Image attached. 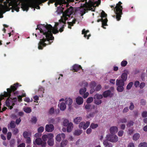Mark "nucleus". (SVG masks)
Here are the masks:
<instances>
[{
	"mask_svg": "<svg viewBox=\"0 0 147 147\" xmlns=\"http://www.w3.org/2000/svg\"><path fill=\"white\" fill-rule=\"evenodd\" d=\"M107 14H106L105 12L103 11H102L101 13L100 16L102 18H105L107 16Z\"/></svg>",
	"mask_w": 147,
	"mask_h": 147,
	"instance_id": "obj_41",
	"label": "nucleus"
},
{
	"mask_svg": "<svg viewBox=\"0 0 147 147\" xmlns=\"http://www.w3.org/2000/svg\"><path fill=\"white\" fill-rule=\"evenodd\" d=\"M90 124V122L88 121H87L86 123H85L84 122V124L83 127V128L84 129H87L89 126V125Z\"/></svg>",
	"mask_w": 147,
	"mask_h": 147,
	"instance_id": "obj_28",
	"label": "nucleus"
},
{
	"mask_svg": "<svg viewBox=\"0 0 147 147\" xmlns=\"http://www.w3.org/2000/svg\"><path fill=\"white\" fill-rule=\"evenodd\" d=\"M53 134H52L51 136L50 137V138H49L48 139V140L47 142V143L50 146H53L54 144V140L53 139Z\"/></svg>",
	"mask_w": 147,
	"mask_h": 147,
	"instance_id": "obj_12",
	"label": "nucleus"
},
{
	"mask_svg": "<svg viewBox=\"0 0 147 147\" xmlns=\"http://www.w3.org/2000/svg\"><path fill=\"white\" fill-rule=\"evenodd\" d=\"M86 88L84 87L83 88L80 89V93L81 94H83L84 93L86 92Z\"/></svg>",
	"mask_w": 147,
	"mask_h": 147,
	"instance_id": "obj_37",
	"label": "nucleus"
},
{
	"mask_svg": "<svg viewBox=\"0 0 147 147\" xmlns=\"http://www.w3.org/2000/svg\"><path fill=\"white\" fill-rule=\"evenodd\" d=\"M15 143V140L14 139H11L9 141V146L10 147H14Z\"/></svg>",
	"mask_w": 147,
	"mask_h": 147,
	"instance_id": "obj_36",
	"label": "nucleus"
},
{
	"mask_svg": "<svg viewBox=\"0 0 147 147\" xmlns=\"http://www.w3.org/2000/svg\"><path fill=\"white\" fill-rule=\"evenodd\" d=\"M68 141L67 140H65L62 141L60 144L61 147H65L67 144Z\"/></svg>",
	"mask_w": 147,
	"mask_h": 147,
	"instance_id": "obj_25",
	"label": "nucleus"
},
{
	"mask_svg": "<svg viewBox=\"0 0 147 147\" xmlns=\"http://www.w3.org/2000/svg\"><path fill=\"white\" fill-rule=\"evenodd\" d=\"M88 84L87 82L84 81L82 82V86H84V87L86 88L88 86Z\"/></svg>",
	"mask_w": 147,
	"mask_h": 147,
	"instance_id": "obj_58",
	"label": "nucleus"
},
{
	"mask_svg": "<svg viewBox=\"0 0 147 147\" xmlns=\"http://www.w3.org/2000/svg\"><path fill=\"white\" fill-rule=\"evenodd\" d=\"M93 100V98L90 97L88 98L86 102L88 103H91Z\"/></svg>",
	"mask_w": 147,
	"mask_h": 147,
	"instance_id": "obj_43",
	"label": "nucleus"
},
{
	"mask_svg": "<svg viewBox=\"0 0 147 147\" xmlns=\"http://www.w3.org/2000/svg\"><path fill=\"white\" fill-rule=\"evenodd\" d=\"M127 121L126 119L125 118H122L120 119L118 121V123H125Z\"/></svg>",
	"mask_w": 147,
	"mask_h": 147,
	"instance_id": "obj_29",
	"label": "nucleus"
},
{
	"mask_svg": "<svg viewBox=\"0 0 147 147\" xmlns=\"http://www.w3.org/2000/svg\"><path fill=\"white\" fill-rule=\"evenodd\" d=\"M140 83L139 81H136L134 83V86L136 87H137L140 85Z\"/></svg>",
	"mask_w": 147,
	"mask_h": 147,
	"instance_id": "obj_63",
	"label": "nucleus"
},
{
	"mask_svg": "<svg viewBox=\"0 0 147 147\" xmlns=\"http://www.w3.org/2000/svg\"><path fill=\"white\" fill-rule=\"evenodd\" d=\"M10 0H0V12H2L5 9H6V11H9V9L7 4H8L9 6L11 5V3H9Z\"/></svg>",
	"mask_w": 147,
	"mask_h": 147,
	"instance_id": "obj_4",
	"label": "nucleus"
},
{
	"mask_svg": "<svg viewBox=\"0 0 147 147\" xmlns=\"http://www.w3.org/2000/svg\"><path fill=\"white\" fill-rule=\"evenodd\" d=\"M133 85L132 82H129L127 85L126 87V89L127 90H129L131 89Z\"/></svg>",
	"mask_w": 147,
	"mask_h": 147,
	"instance_id": "obj_40",
	"label": "nucleus"
},
{
	"mask_svg": "<svg viewBox=\"0 0 147 147\" xmlns=\"http://www.w3.org/2000/svg\"><path fill=\"white\" fill-rule=\"evenodd\" d=\"M140 103L141 105H145L146 104V101L144 99H142L140 100Z\"/></svg>",
	"mask_w": 147,
	"mask_h": 147,
	"instance_id": "obj_53",
	"label": "nucleus"
},
{
	"mask_svg": "<svg viewBox=\"0 0 147 147\" xmlns=\"http://www.w3.org/2000/svg\"><path fill=\"white\" fill-rule=\"evenodd\" d=\"M134 122L133 121H129L128 123L127 124V125L128 127H130L133 125Z\"/></svg>",
	"mask_w": 147,
	"mask_h": 147,
	"instance_id": "obj_50",
	"label": "nucleus"
},
{
	"mask_svg": "<svg viewBox=\"0 0 147 147\" xmlns=\"http://www.w3.org/2000/svg\"><path fill=\"white\" fill-rule=\"evenodd\" d=\"M69 123V121L66 119L64 120L63 123L64 126H67Z\"/></svg>",
	"mask_w": 147,
	"mask_h": 147,
	"instance_id": "obj_42",
	"label": "nucleus"
},
{
	"mask_svg": "<svg viewBox=\"0 0 147 147\" xmlns=\"http://www.w3.org/2000/svg\"><path fill=\"white\" fill-rule=\"evenodd\" d=\"M11 132H8L7 134V138L8 140H10L11 137Z\"/></svg>",
	"mask_w": 147,
	"mask_h": 147,
	"instance_id": "obj_52",
	"label": "nucleus"
},
{
	"mask_svg": "<svg viewBox=\"0 0 147 147\" xmlns=\"http://www.w3.org/2000/svg\"><path fill=\"white\" fill-rule=\"evenodd\" d=\"M9 126H10L11 128H14L16 126L15 122L13 121H11L10 123V125H8L7 127L8 128H9Z\"/></svg>",
	"mask_w": 147,
	"mask_h": 147,
	"instance_id": "obj_24",
	"label": "nucleus"
},
{
	"mask_svg": "<svg viewBox=\"0 0 147 147\" xmlns=\"http://www.w3.org/2000/svg\"><path fill=\"white\" fill-rule=\"evenodd\" d=\"M94 115V113L92 112L90 113L89 115L87 116V117L88 118H90V117H93Z\"/></svg>",
	"mask_w": 147,
	"mask_h": 147,
	"instance_id": "obj_54",
	"label": "nucleus"
},
{
	"mask_svg": "<svg viewBox=\"0 0 147 147\" xmlns=\"http://www.w3.org/2000/svg\"><path fill=\"white\" fill-rule=\"evenodd\" d=\"M52 135V134L50 133L48 134L47 135L45 134L43 135L42 137V139L43 140V141L46 142L47 139H49L50 138V137Z\"/></svg>",
	"mask_w": 147,
	"mask_h": 147,
	"instance_id": "obj_14",
	"label": "nucleus"
},
{
	"mask_svg": "<svg viewBox=\"0 0 147 147\" xmlns=\"http://www.w3.org/2000/svg\"><path fill=\"white\" fill-rule=\"evenodd\" d=\"M86 9H84L82 10H81L80 11L82 13L81 16H83L86 13Z\"/></svg>",
	"mask_w": 147,
	"mask_h": 147,
	"instance_id": "obj_60",
	"label": "nucleus"
},
{
	"mask_svg": "<svg viewBox=\"0 0 147 147\" xmlns=\"http://www.w3.org/2000/svg\"><path fill=\"white\" fill-rule=\"evenodd\" d=\"M96 86V83L94 81H92L91 82L90 84V86L91 88H94Z\"/></svg>",
	"mask_w": 147,
	"mask_h": 147,
	"instance_id": "obj_48",
	"label": "nucleus"
},
{
	"mask_svg": "<svg viewBox=\"0 0 147 147\" xmlns=\"http://www.w3.org/2000/svg\"><path fill=\"white\" fill-rule=\"evenodd\" d=\"M24 111L26 113H29L32 111V109L30 107H27L24 108Z\"/></svg>",
	"mask_w": 147,
	"mask_h": 147,
	"instance_id": "obj_30",
	"label": "nucleus"
},
{
	"mask_svg": "<svg viewBox=\"0 0 147 147\" xmlns=\"http://www.w3.org/2000/svg\"><path fill=\"white\" fill-rule=\"evenodd\" d=\"M101 87L100 85H98L94 88L95 91H99L101 89Z\"/></svg>",
	"mask_w": 147,
	"mask_h": 147,
	"instance_id": "obj_49",
	"label": "nucleus"
},
{
	"mask_svg": "<svg viewBox=\"0 0 147 147\" xmlns=\"http://www.w3.org/2000/svg\"><path fill=\"white\" fill-rule=\"evenodd\" d=\"M65 102L66 104L69 106V108H70L72 103V99L70 98H66L65 100Z\"/></svg>",
	"mask_w": 147,
	"mask_h": 147,
	"instance_id": "obj_15",
	"label": "nucleus"
},
{
	"mask_svg": "<svg viewBox=\"0 0 147 147\" xmlns=\"http://www.w3.org/2000/svg\"><path fill=\"white\" fill-rule=\"evenodd\" d=\"M83 98L81 97L78 96L76 99V102L79 105L82 104L83 103Z\"/></svg>",
	"mask_w": 147,
	"mask_h": 147,
	"instance_id": "obj_13",
	"label": "nucleus"
},
{
	"mask_svg": "<svg viewBox=\"0 0 147 147\" xmlns=\"http://www.w3.org/2000/svg\"><path fill=\"white\" fill-rule=\"evenodd\" d=\"M127 63V61L123 60L122 61L121 63V65L122 67L125 66Z\"/></svg>",
	"mask_w": 147,
	"mask_h": 147,
	"instance_id": "obj_44",
	"label": "nucleus"
},
{
	"mask_svg": "<svg viewBox=\"0 0 147 147\" xmlns=\"http://www.w3.org/2000/svg\"><path fill=\"white\" fill-rule=\"evenodd\" d=\"M54 109L53 107L51 108L49 110V113L50 114H52L54 113Z\"/></svg>",
	"mask_w": 147,
	"mask_h": 147,
	"instance_id": "obj_59",
	"label": "nucleus"
},
{
	"mask_svg": "<svg viewBox=\"0 0 147 147\" xmlns=\"http://www.w3.org/2000/svg\"><path fill=\"white\" fill-rule=\"evenodd\" d=\"M127 74L125 73H123L121 74V79H120L125 82L127 79Z\"/></svg>",
	"mask_w": 147,
	"mask_h": 147,
	"instance_id": "obj_22",
	"label": "nucleus"
},
{
	"mask_svg": "<svg viewBox=\"0 0 147 147\" xmlns=\"http://www.w3.org/2000/svg\"><path fill=\"white\" fill-rule=\"evenodd\" d=\"M58 106L59 107L60 110L61 111L64 110L66 108L65 103L63 102H61L60 105L59 104Z\"/></svg>",
	"mask_w": 147,
	"mask_h": 147,
	"instance_id": "obj_20",
	"label": "nucleus"
},
{
	"mask_svg": "<svg viewBox=\"0 0 147 147\" xmlns=\"http://www.w3.org/2000/svg\"><path fill=\"white\" fill-rule=\"evenodd\" d=\"M42 134L40 132L37 133L35 134V137L36 138H38L41 136Z\"/></svg>",
	"mask_w": 147,
	"mask_h": 147,
	"instance_id": "obj_64",
	"label": "nucleus"
},
{
	"mask_svg": "<svg viewBox=\"0 0 147 147\" xmlns=\"http://www.w3.org/2000/svg\"><path fill=\"white\" fill-rule=\"evenodd\" d=\"M94 102L95 104H96L97 105H99L101 104L102 103V101L101 100H100V99H96L95 98H94Z\"/></svg>",
	"mask_w": 147,
	"mask_h": 147,
	"instance_id": "obj_34",
	"label": "nucleus"
},
{
	"mask_svg": "<svg viewBox=\"0 0 147 147\" xmlns=\"http://www.w3.org/2000/svg\"><path fill=\"white\" fill-rule=\"evenodd\" d=\"M108 141L107 138L106 140H104L103 142L104 145L105 147H112V144L109 142Z\"/></svg>",
	"mask_w": 147,
	"mask_h": 147,
	"instance_id": "obj_16",
	"label": "nucleus"
},
{
	"mask_svg": "<svg viewBox=\"0 0 147 147\" xmlns=\"http://www.w3.org/2000/svg\"><path fill=\"white\" fill-rule=\"evenodd\" d=\"M117 90L118 92H122L124 89V88L123 86H119L117 85Z\"/></svg>",
	"mask_w": 147,
	"mask_h": 147,
	"instance_id": "obj_31",
	"label": "nucleus"
},
{
	"mask_svg": "<svg viewBox=\"0 0 147 147\" xmlns=\"http://www.w3.org/2000/svg\"><path fill=\"white\" fill-rule=\"evenodd\" d=\"M142 117L145 118L147 117V111H144L142 114Z\"/></svg>",
	"mask_w": 147,
	"mask_h": 147,
	"instance_id": "obj_51",
	"label": "nucleus"
},
{
	"mask_svg": "<svg viewBox=\"0 0 147 147\" xmlns=\"http://www.w3.org/2000/svg\"><path fill=\"white\" fill-rule=\"evenodd\" d=\"M138 147H147V143L145 142L141 143L139 144Z\"/></svg>",
	"mask_w": 147,
	"mask_h": 147,
	"instance_id": "obj_39",
	"label": "nucleus"
},
{
	"mask_svg": "<svg viewBox=\"0 0 147 147\" xmlns=\"http://www.w3.org/2000/svg\"><path fill=\"white\" fill-rule=\"evenodd\" d=\"M130 104V105L129 107V109L130 110H132L134 109V106L132 102H131Z\"/></svg>",
	"mask_w": 147,
	"mask_h": 147,
	"instance_id": "obj_56",
	"label": "nucleus"
},
{
	"mask_svg": "<svg viewBox=\"0 0 147 147\" xmlns=\"http://www.w3.org/2000/svg\"><path fill=\"white\" fill-rule=\"evenodd\" d=\"M37 27L36 30H39L40 32L42 33L44 36L42 39L40 40L38 44V49L42 50L43 47L51 43L50 40H54V37L53 36L52 33L55 34L58 33V31L56 27L53 28L50 24L46 25L45 24L37 25Z\"/></svg>",
	"mask_w": 147,
	"mask_h": 147,
	"instance_id": "obj_1",
	"label": "nucleus"
},
{
	"mask_svg": "<svg viewBox=\"0 0 147 147\" xmlns=\"http://www.w3.org/2000/svg\"><path fill=\"white\" fill-rule=\"evenodd\" d=\"M106 138L109 141L112 142H116L118 140L117 136L114 134L107 135Z\"/></svg>",
	"mask_w": 147,
	"mask_h": 147,
	"instance_id": "obj_5",
	"label": "nucleus"
},
{
	"mask_svg": "<svg viewBox=\"0 0 147 147\" xmlns=\"http://www.w3.org/2000/svg\"><path fill=\"white\" fill-rule=\"evenodd\" d=\"M82 118L80 117H77L74 119V122L76 124H78L82 120Z\"/></svg>",
	"mask_w": 147,
	"mask_h": 147,
	"instance_id": "obj_26",
	"label": "nucleus"
},
{
	"mask_svg": "<svg viewBox=\"0 0 147 147\" xmlns=\"http://www.w3.org/2000/svg\"><path fill=\"white\" fill-rule=\"evenodd\" d=\"M19 132V130L18 129L15 128L13 130V134L14 135H16Z\"/></svg>",
	"mask_w": 147,
	"mask_h": 147,
	"instance_id": "obj_45",
	"label": "nucleus"
},
{
	"mask_svg": "<svg viewBox=\"0 0 147 147\" xmlns=\"http://www.w3.org/2000/svg\"><path fill=\"white\" fill-rule=\"evenodd\" d=\"M73 13V7L70 6L69 9H67L63 13V16L59 21L60 23H63L64 24H66V21L69 20L68 18H70Z\"/></svg>",
	"mask_w": 147,
	"mask_h": 147,
	"instance_id": "obj_3",
	"label": "nucleus"
},
{
	"mask_svg": "<svg viewBox=\"0 0 147 147\" xmlns=\"http://www.w3.org/2000/svg\"><path fill=\"white\" fill-rule=\"evenodd\" d=\"M82 131L80 130H75L74 132V135L76 136H79L82 133Z\"/></svg>",
	"mask_w": 147,
	"mask_h": 147,
	"instance_id": "obj_32",
	"label": "nucleus"
},
{
	"mask_svg": "<svg viewBox=\"0 0 147 147\" xmlns=\"http://www.w3.org/2000/svg\"><path fill=\"white\" fill-rule=\"evenodd\" d=\"M107 18H106L105 19L102 20V25L103 26H105L107 25Z\"/></svg>",
	"mask_w": 147,
	"mask_h": 147,
	"instance_id": "obj_35",
	"label": "nucleus"
},
{
	"mask_svg": "<svg viewBox=\"0 0 147 147\" xmlns=\"http://www.w3.org/2000/svg\"><path fill=\"white\" fill-rule=\"evenodd\" d=\"M118 131V128L116 126H113L110 129V131L111 134H115Z\"/></svg>",
	"mask_w": 147,
	"mask_h": 147,
	"instance_id": "obj_11",
	"label": "nucleus"
},
{
	"mask_svg": "<svg viewBox=\"0 0 147 147\" xmlns=\"http://www.w3.org/2000/svg\"><path fill=\"white\" fill-rule=\"evenodd\" d=\"M84 122H82L79 124V127L81 129L83 128Z\"/></svg>",
	"mask_w": 147,
	"mask_h": 147,
	"instance_id": "obj_62",
	"label": "nucleus"
},
{
	"mask_svg": "<svg viewBox=\"0 0 147 147\" xmlns=\"http://www.w3.org/2000/svg\"><path fill=\"white\" fill-rule=\"evenodd\" d=\"M36 143L38 145H41L42 147H45L47 144L46 142L43 141L40 138H38L35 140Z\"/></svg>",
	"mask_w": 147,
	"mask_h": 147,
	"instance_id": "obj_6",
	"label": "nucleus"
},
{
	"mask_svg": "<svg viewBox=\"0 0 147 147\" xmlns=\"http://www.w3.org/2000/svg\"><path fill=\"white\" fill-rule=\"evenodd\" d=\"M23 136L24 138H26L28 137V133L27 131H24L23 134Z\"/></svg>",
	"mask_w": 147,
	"mask_h": 147,
	"instance_id": "obj_47",
	"label": "nucleus"
},
{
	"mask_svg": "<svg viewBox=\"0 0 147 147\" xmlns=\"http://www.w3.org/2000/svg\"><path fill=\"white\" fill-rule=\"evenodd\" d=\"M139 86L140 89L143 88L145 86V83L143 82H141Z\"/></svg>",
	"mask_w": 147,
	"mask_h": 147,
	"instance_id": "obj_61",
	"label": "nucleus"
},
{
	"mask_svg": "<svg viewBox=\"0 0 147 147\" xmlns=\"http://www.w3.org/2000/svg\"><path fill=\"white\" fill-rule=\"evenodd\" d=\"M124 131L122 130L119 131L118 132V135L119 136H122L123 134Z\"/></svg>",
	"mask_w": 147,
	"mask_h": 147,
	"instance_id": "obj_57",
	"label": "nucleus"
},
{
	"mask_svg": "<svg viewBox=\"0 0 147 147\" xmlns=\"http://www.w3.org/2000/svg\"><path fill=\"white\" fill-rule=\"evenodd\" d=\"M44 130V127L42 126L39 127L38 129V132L41 133Z\"/></svg>",
	"mask_w": 147,
	"mask_h": 147,
	"instance_id": "obj_46",
	"label": "nucleus"
},
{
	"mask_svg": "<svg viewBox=\"0 0 147 147\" xmlns=\"http://www.w3.org/2000/svg\"><path fill=\"white\" fill-rule=\"evenodd\" d=\"M21 7L24 11H28L29 9V7L28 5L26 4H22Z\"/></svg>",
	"mask_w": 147,
	"mask_h": 147,
	"instance_id": "obj_21",
	"label": "nucleus"
},
{
	"mask_svg": "<svg viewBox=\"0 0 147 147\" xmlns=\"http://www.w3.org/2000/svg\"><path fill=\"white\" fill-rule=\"evenodd\" d=\"M7 130L6 127H4L2 129V132L3 134H6L7 132Z\"/></svg>",
	"mask_w": 147,
	"mask_h": 147,
	"instance_id": "obj_55",
	"label": "nucleus"
},
{
	"mask_svg": "<svg viewBox=\"0 0 147 147\" xmlns=\"http://www.w3.org/2000/svg\"><path fill=\"white\" fill-rule=\"evenodd\" d=\"M125 81L121 79H117L116 80V85L124 86Z\"/></svg>",
	"mask_w": 147,
	"mask_h": 147,
	"instance_id": "obj_17",
	"label": "nucleus"
},
{
	"mask_svg": "<svg viewBox=\"0 0 147 147\" xmlns=\"http://www.w3.org/2000/svg\"><path fill=\"white\" fill-rule=\"evenodd\" d=\"M73 71L74 72H77L80 70V69H82V67L80 65L78 64H74L73 66Z\"/></svg>",
	"mask_w": 147,
	"mask_h": 147,
	"instance_id": "obj_10",
	"label": "nucleus"
},
{
	"mask_svg": "<svg viewBox=\"0 0 147 147\" xmlns=\"http://www.w3.org/2000/svg\"><path fill=\"white\" fill-rule=\"evenodd\" d=\"M98 126V125L97 124H94L93 123H92L90 125V127L93 129L96 128Z\"/></svg>",
	"mask_w": 147,
	"mask_h": 147,
	"instance_id": "obj_38",
	"label": "nucleus"
},
{
	"mask_svg": "<svg viewBox=\"0 0 147 147\" xmlns=\"http://www.w3.org/2000/svg\"><path fill=\"white\" fill-rule=\"evenodd\" d=\"M11 7H13V9L12 10V12H13L14 10L16 11L17 12H18L19 11L20 7L17 5H15Z\"/></svg>",
	"mask_w": 147,
	"mask_h": 147,
	"instance_id": "obj_27",
	"label": "nucleus"
},
{
	"mask_svg": "<svg viewBox=\"0 0 147 147\" xmlns=\"http://www.w3.org/2000/svg\"><path fill=\"white\" fill-rule=\"evenodd\" d=\"M67 126V131L68 132L71 131L73 127V123L71 122H70Z\"/></svg>",
	"mask_w": 147,
	"mask_h": 147,
	"instance_id": "obj_18",
	"label": "nucleus"
},
{
	"mask_svg": "<svg viewBox=\"0 0 147 147\" xmlns=\"http://www.w3.org/2000/svg\"><path fill=\"white\" fill-rule=\"evenodd\" d=\"M122 4V3L120 1L116 4L115 7H114V6L113 5L110 6L111 8H114V11L116 15V18L117 20L118 21L120 20L121 15L123 14L122 12L123 8L122 6L121 5Z\"/></svg>",
	"mask_w": 147,
	"mask_h": 147,
	"instance_id": "obj_2",
	"label": "nucleus"
},
{
	"mask_svg": "<svg viewBox=\"0 0 147 147\" xmlns=\"http://www.w3.org/2000/svg\"><path fill=\"white\" fill-rule=\"evenodd\" d=\"M103 96L101 94H96L94 96V97L96 99H100L103 98Z\"/></svg>",
	"mask_w": 147,
	"mask_h": 147,
	"instance_id": "obj_33",
	"label": "nucleus"
},
{
	"mask_svg": "<svg viewBox=\"0 0 147 147\" xmlns=\"http://www.w3.org/2000/svg\"><path fill=\"white\" fill-rule=\"evenodd\" d=\"M54 129V127L53 125H47L45 126V129L46 131L49 132H52Z\"/></svg>",
	"mask_w": 147,
	"mask_h": 147,
	"instance_id": "obj_8",
	"label": "nucleus"
},
{
	"mask_svg": "<svg viewBox=\"0 0 147 147\" xmlns=\"http://www.w3.org/2000/svg\"><path fill=\"white\" fill-rule=\"evenodd\" d=\"M76 20L75 19H74L71 22H67V23L68 25V28L70 29H71V27L73 26L74 24L76 23Z\"/></svg>",
	"mask_w": 147,
	"mask_h": 147,
	"instance_id": "obj_19",
	"label": "nucleus"
},
{
	"mask_svg": "<svg viewBox=\"0 0 147 147\" xmlns=\"http://www.w3.org/2000/svg\"><path fill=\"white\" fill-rule=\"evenodd\" d=\"M113 95V93H111V91L109 90L104 91L102 94V95L104 98H107L108 96L111 97Z\"/></svg>",
	"mask_w": 147,
	"mask_h": 147,
	"instance_id": "obj_7",
	"label": "nucleus"
},
{
	"mask_svg": "<svg viewBox=\"0 0 147 147\" xmlns=\"http://www.w3.org/2000/svg\"><path fill=\"white\" fill-rule=\"evenodd\" d=\"M140 136V135L139 134L136 133L133 135V139L135 141L137 140L139 138Z\"/></svg>",
	"mask_w": 147,
	"mask_h": 147,
	"instance_id": "obj_23",
	"label": "nucleus"
},
{
	"mask_svg": "<svg viewBox=\"0 0 147 147\" xmlns=\"http://www.w3.org/2000/svg\"><path fill=\"white\" fill-rule=\"evenodd\" d=\"M65 137V135L63 133L58 134L56 137V140L57 141L60 142L62 139Z\"/></svg>",
	"mask_w": 147,
	"mask_h": 147,
	"instance_id": "obj_9",
	"label": "nucleus"
}]
</instances>
